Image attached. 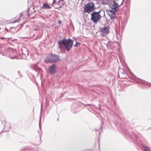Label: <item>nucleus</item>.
Segmentation results:
<instances>
[{
  "label": "nucleus",
  "mask_w": 151,
  "mask_h": 151,
  "mask_svg": "<svg viewBox=\"0 0 151 151\" xmlns=\"http://www.w3.org/2000/svg\"><path fill=\"white\" fill-rule=\"evenodd\" d=\"M58 23L59 24H61V21H60V20H59L58 21Z\"/></svg>",
  "instance_id": "2eb2a0df"
},
{
  "label": "nucleus",
  "mask_w": 151,
  "mask_h": 151,
  "mask_svg": "<svg viewBox=\"0 0 151 151\" xmlns=\"http://www.w3.org/2000/svg\"><path fill=\"white\" fill-rule=\"evenodd\" d=\"M144 149L145 151H151L149 148L146 146H144Z\"/></svg>",
  "instance_id": "9b49d317"
},
{
  "label": "nucleus",
  "mask_w": 151,
  "mask_h": 151,
  "mask_svg": "<svg viewBox=\"0 0 151 151\" xmlns=\"http://www.w3.org/2000/svg\"><path fill=\"white\" fill-rule=\"evenodd\" d=\"M19 21H20L19 19H18L16 20L13 21L12 23H15L17 22H19Z\"/></svg>",
  "instance_id": "f8f14e48"
},
{
  "label": "nucleus",
  "mask_w": 151,
  "mask_h": 151,
  "mask_svg": "<svg viewBox=\"0 0 151 151\" xmlns=\"http://www.w3.org/2000/svg\"><path fill=\"white\" fill-rule=\"evenodd\" d=\"M95 9L94 4L93 2H89L85 5L84 11L86 13H90L94 10Z\"/></svg>",
  "instance_id": "f03ea898"
},
{
  "label": "nucleus",
  "mask_w": 151,
  "mask_h": 151,
  "mask_svg": "<svg viewBox=\"0 0 151 151\" xmlns=\"http://www.w3.org/2000/svg\"><path fill=\"white\" fill-rule=\"evenodd\" d=\"M78 45H80V43L78 42H77L76 44L75 45V46L76 47H78Z\"/></svg>",
  "instance_id": "4468645a"
},
{
  "label": "nucleus",
  "mask_w": 151,
  "mask_h": 151,
  "mask_svg": "<svg viewBox=\"0 0 151 151\" xmlns=\"http://www.w3.org/2000/svg\"><path fill=\"white\" fill-rule=\"evenodd\" d=\"M65 4V1L63 0H54L52 5L55 8L59 9L64 5Z\"/></svg>",
  "instance_id": "39448f33"
},
{
  "label": "nucleus",
  "mask_w": 151,
  "mask_h": 151,
  "mask_svg": "<svg viewBox=\"0 0 151 151\" xmlns=\"http://www.w3.org/2000/svg\"><path fill=\"white\" fill-rule=\"evenodd\" d=\"M109 5L111 8V9L115 10V11H117L119 7V5L114 1H111L110 2Z\"/></svg>",
  "instance_id": "0eeeda50"
},
{
  "label": "nucleus",
  "mask_w": 151,
  "mask_h": 151,
  "mask_svg": "<svg viewBox=\"0 0 151 151\" xmlns=\"http://www.w3.org/2000/svg\"><path fill=\"white\" fill-rule=\"evenodd\" d=\"M91 20L95 23L99 21L101 17L100 12L94 11L91 14Z\"/></svg>",
  "instance_id": "f257e3e1"
},
{
  "label": "nucleus",
  "mask_w": 151,
  "mask_h": 151,
  "mask_svg": "<svg viewBox=\"0 0 151 151\" xmlns=\"http://www.w3.org/2000/svg\"><path fill=\"white\" fill-rule=\"evenodd\" d=\"M60 60L59 57L58 55L53 54L49 55L45 59V62L46 63L56 62Z\"/></svg>",
  "instance_id": "7ed1b4c3"
},
{
  "label": "nucleus",
  "mask_w": 151,
  "mask_h": 151,
  "mask_svg": "<svg viewBox=\"0 0 151 151\" xmlns=\"http://www.w3.org/2000/svg\"><path fill=\"white\" fill-rule=\"evenodd\" d=\"M42 8L44 9H50L51 8L50 6L47 4H44L42 6Z\"/></svg>",
  "instance_id": "9d476101"
},
{
  "label": "nucleus",
  "mask_w": 151,
  "mask_h": 151,
  "mask_svg": "<svg viewBox=\"0 0 151 151\" xmlns=\"http://www.w3.org/2000/svg\"><path fill=\"white\" fill-rule=\"evenodd\" d=\"M117 11H115L112 9L109 10L108 11V13L111 19H114L115 17V12Z\"/></svg>",
  "instance_id": "1a4fd4ad"
},
{
  "label": "nucleus",
  "mask_w": 151,
  "mask_h": 151,
  "mask_svg": "<svg viewBox=\"0 0 151 151\" xmlns=\"http://www.w3.org/2000/svg\"><path fill=\"white\" fill-rule=\"evenodd\" d=\"M1 39H4V38H1Z\"/></svg>",
  "instance_id": "dca6fc26"
},
{
  "label": "nucleus",
  "mask_w": 151,
  "mask_h": 151,
  "mask_svg": "<svg viewBox=\"0 0 151 151\" xmlns=\"http://www.w3.org/2000/svg\"><path fill=\"white\" fill-rule=\"evenodd\" d=\"M56 69L57 67L55 64L53 65L49 68V72L51 75L54 74L56 73Z\"/></svg>",
  "instance_id": "6e6552de"
},
{
  "label": "nucleus",
  "mask_w": 151,
  "mask_h": 151,
  "mask_svg": "<svg viewBox=\"0 0 151 151\" xmlns=\"http://www.w3.org/2000/svg\"><path fill=\"white\" fill-rule=\"evenodd\" d=\"M63 40H60L58 42V44L59 45H61L62 44H63V43H62V42H63Z\"/></svg>",
  "instance_id": "ddd939ff"
},
{
  "label": "nucleus",
  "mask_w": 151,
  "mask_h": 151,
  "mask_svg": "<svg viewBox=\"0 0 151 151\" xmlns=\"http://www.w3.org/2000/svg\"><path fill=\"white\" fill-rule=\"evenodd\" d=\"M100 31L102 36H104L107 35L110 32L109 27H104L103 28H101Z\"/></svg>",
  "instance_id": "423d86ee"
},
{
  "label": "nucleus",
  "mask_w": 151,
  "mask_h": 151,
  "mask_svg": "<svg viewBox=\"0 0 151 151\" xmlns=\"http://www.w3.org/2000/svg\"><path fill=\"white\" fill-rule=\"evenodd\" d=\"M73 41L70 39H64L62 42L67 51H69L70 50L73 45Z\"/></svg>",
  "instance_id": "20e7f679"
}]
</instances>
